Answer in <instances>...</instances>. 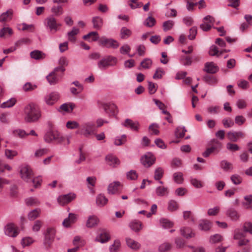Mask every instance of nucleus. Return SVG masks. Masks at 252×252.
<instances>
[{"label": "nucleus", "instance_id": "44", "mask_svg": "<svg viewBox=\"0 0 252 252\" xmlns=\"http://www.w3.org/2000/svg\"><path fill=\"white\" fill-rule=\"evenodd\" d=\"M220 166L221 168L225 171L232 170L233 169V165L232 163L225 160H222L220 162Z\"/></svg>", "mask_w": 252, "mask_h": 252}, {"label": "nucleus", "instance_id": "1", "mask_svg": "<svg viewBox=\"0 0 252 252\" xmlns=\"http://www.w3.org/2000/svg\"><path fill=\"white\" fill-rule=\"evenodd\" d=\"M95 131V126L94 122L89 121L82 124L75 134L88 137L94 134Z\"/></svg>", "mask_w": 252, "mask_h": 252}, {"label": "nucleus", "instance_id": "18", "mask_svg": "<svg viewBox=\"0 0 252 252\" xmlns=\"http://www.w3.org/2000/svg\"><path fill=\"white\" fill-rule=\"evenodd\" d=\"M105 159L107 163L112 167H116L120 164L119 159L113 155H107L105 158Z\"/></svg>", "mask_w": 252, "mask_h": 252}, {"label": "nucleus", "instance_id": "39", "mask_svg": "<svg viewBox=\"0 0 252 252\" xmlns=\"http://www.w3.org/2000/svg\"><path fill=\"white\" fill-rule=\"evenodd\" d=\"M26 203L28 206H33L40 204V201L36 197H31L28 198L25 200Z\"/></svg>", "mask_w": 252, "mask_h": 252}, {"label": "nucleus", "instance_id": "28", "mask_svg": "<svg viewBox=\"0 0 252 252\" xmlns=\"http://www.w3.org/2000/svg\"><path fill=\"white\" fill-rule=\"evenodd\" d=\"M47 79L51 85L57 84L59 80L57 74L53 72H51L47 77Z\"/></svg>", "mask_w": 252, "mask_h": 252}, {"label": "nucleus", "instance_id": "53", "mask_svg": "<svg viewBox=\"0 0 252 252\" xmlns=\"http://www.w3.org/2000/svg\"><path fill=\"white\" fill-rule=\"evenodd\" d=\"M138 174L134 170H131L126 173V178L128 180H135L138 178Z\"/></svg>", "mask_w": 252, "mask_h": 252}, {"label": "nucleus", "instance_id": "50", "mask_svg": "<svg viewBox=\"0 0 252 252\" xmlns=\"http://www.w3.org/2000/svg\"><path fill=\"white\" fill-rule=\"evenodd\" d=\"M15 98H11L5 102H3L0 105L1 108H10L13 106L16 103Z\"/></svg>", "mask_w": 252, "mask_h": 252}, {"label": "nucleus", "instance_id": "32", "mask_svg": "<svg viewBox=\"0 0 252 252\" xmlns=\"http://www.w3.org/2000/svg\"><path fill=\"white\" fill-rule=\"evenodd\" d=\"M73 244L75 247L79 249V247L83 246L85 244V240L80 236H76L73 240Z\"/></svg>", "mask_w": 252, "mask_h": 252}, {"label": "nucleus", "instance_id": "63", "mask_svg": "<svg viewBox=\"0 0 252 252\" xmlns=\"http://www.w3.org/2000/svg\"><path fill=\"white\" fill-rule=\"evenodd\" d=\"M203 80L209 84H214L217 83V79L213 76L206 75L203 77Z\"/></svg>", "mask_w": 252, "mask_h": 252}, {"label": "nucleus", "instance_id": "12", "mask_svg": "<svg viewBox=\"0 0 252 252\" xmlns=\"http://www.w3.org/2000/svg\"><path fill=\"white\" fill-rule=\"evenodd\" d=\"M99 222V220L95 215H91L88 217L86 222V226L87 228H91L96 226Z\"/></svg>", "mask_w": 252, "mask_h": 252}, {"label": "nucleus", "instance_id": "23", "mask_svg": "<svg viewBox=\"0 0 252 252\" xmlns=\"http://www.w3.org/2000/svg\"><path fill=\"white\" fill-rule=\"evenodd\" d=\"M107 202V198L103 194H99L96 197V203L99 207L104 206Z\"/></svg>", "mask_w": 252, "mask_h": 252}, {"label": "nucleus", "instance_id": "36", "mask_svg": "<svg viewBox=\"0 0 252 252\" xmlns=\"http://www.w3.org/2000/svg\"><path fill=\"white\" fill-rule=\"evenodd\" d=\"M132 34V32L126 27H122L120 31V36L122 39H126Z\"/></svg>", "mask_w": 252, "mask_h": 252}, {"label": "nucleus", "instance_id": "45", "mask_svg": "<svg viewBox=\"0 0 252 252\" xmlns=\"http://www.w3.org/2000/svg\"><path fill=\"white\" fill-rule=\"evenodd\" d=\"M60 108L61 110H69V109L73 110L74 109H76L77 107L75 104L72 102H68L63 104Z\"/></svg>", "mask_w": 252, "mask_h": 252}, {"label": "nucleus", "instance_id": "14", "mask_svg": "<svg viewBox=\"0 0 252 252\" xmlns=\"http://www.w3.org/2000/svg\"><path fill=\"white\" fill-rule=\"evenodd\" d=\"M227 137L232 142H236L239 138H244L245 134L242 131H229L227 133Z\"/></svg>", "mask_w": 252, "mask_h": 252}, {"label": "nucleus", "instance_id": "58", "mask_svg": "<svg viewBox=\"0 0 252 252\" xmlns=\"http://www.w3.org/2000/svg\"><path fill=\"white\" fill-rule=\"evenodd\" d=\"M183 175L181 172H176L173 175L174 181L177 184H182L183 181Z\"/></svg>", "mask_w": 252, "mask_h": 252}, {"label": "nucleus", "instance_id": "46", "mask_svg": "<svg viewBox=\"0 0 252 252\" xmlns=\"http://www.w3.org/2000/svg\"><path fill=\"white\" fill-rule=\"evenodd\" d=\"M171 244L169 243L165 242L160 245L158 248L159 252H166L171 249Z\"/></svg>", "mask_w": 252, "mask_h": 252}, {"label": "nucleus", "instance_id": "10", "mask_svg": "<svg viewBox=\"0 0 252 252\" xmlns=\"http://www.w3.org/2000/svg\"><path fill=\"white\" fill-rule=\"evenodd\" d=\"M75 197L74 193H69L67 194L61 195L58 198V202L61 205H64L71 202Z\"/></svg>", "mask_w": 252, "mask_h": 252}, {"label": "nucleus", "instance_id": "19", "mask_svg": "<svg viewBox=\"0 0 252 252\" xmlns=\"http://www.w3.org/2000/svg\"><path fill=\"white\" fill-rule=\"evenodd\" d=\"M124 126L130 128L133 131H137L139 129V123L136 121L133 122L129 119H127L125 120Z\"/></svg>", "mask_w": 252, "mask_h": 252}, {"label": "nucleus", "instance_id": "64", "mask_svg": "<svg viewBox=\"0 0 252 252\" xmlns=\"http://www.w3.org/2000/svg\"><path fill=\"white\" fill-rule=\"evenodd\" d=\"M230 179L232 183L236 185L241 184L242 181V179L240 176L237 174L232 175Z\"/></svg>", "mask_w": 252, "mask_h": 252}, {"label": "nucleus", "instance_id": "2", "mask_svg": "<svg viewBox=\"0 0 252 252\" xmlns=\"http://www.w3.org/2000/svg\"><path fill=\"white\" fill-rule=\"evenodd\" d=\"M117 63L116 57L108 56L99 61L97 63L98 68L102 70H106L110 66H115Z\"/></svg>", "mask_w": 252, "mask_h": 252}, {"label": "nucleus", "instance_id": "4", "mask_svg": "<svg viewBox=\"0 0 252 252\" xmlns=\"http://www.w3.org/2000/svg\"><path fill=\"white\" fill-rule=\"evenodd\" d=\"M20 175L21 178L27 182H31L33 177V173L31 167L27 165L20 167Z\"/></svg>", "mask_w": 252, "mask_h": 252}, {"label": "nucleus", "instance_id": "61", "mask_svg": "<svg viewBox=\"0 0 252 252\" xmlns=\"http://www.w3.org/2000/svg\"><path fill=\"white\" fill-rule=\"evenodd\" d=\"M174 24V22L172 20H168L163 24V28L164 31H167L171 30Z\"/></svg>", "mask_w": 252, "mask_h": 252}, {"label": "nucleus", "instance_id": "54", "mask_svg": "<svg viewBox=\"0 0 252 252\" xmlns=\"http://www.w3.org/2000/svg\"><path fill=\"white\" fill-rule=\"evenodd\" d=\"M13 33L12 30L8 27L3 28L0 30V37H3L8 34L10 36Z\"/></svg>", "mask_w": 252, "mask_h": 252}, {"label": "nucleus", "instance_id": "37", "mask_svg": "<svg viewBox=\"0 0 252 252\" xmlns=\"http://www.w3.org/2000/svg\"><path fill=\"white\" fill-rule=\"evenodd\" d=\"M79 32V30L75 27H73L72 30L67 32V37L69 40L74 42L76 40L75 36L77 35Z\"/></svg>", "mask_w": 252, "mask_h": 252}, {"label": "nucleus", "instance_id": "35", "mask_svg": "<svg viewBox=\"0 0 252 252\" xmlns=\"http://www.w3.org/2000/svg\"><path fill=\"white\" fill-rule=\"evenodd\" d=\"M92 22L94 29L99 30L103 26V20L99 17H95L93 18Z\"/></svg>", "mask_w": 252, "mask_h": 252}, {"label": "nucleus", "instance_id": "17", "mask_svg": "<svg viewBox=\"0 0 252 252\" xmlns=\"http://www.w3.org/2000/svg\"><path fill=\"white\" fill-rule=\"evenodd\" d=\"M110 239L109 233L106 230H103L95 238V241L101 243H104Z\"/></svg>", "mask_w": 252, "mask_h": 252}, {"label": "nucleus", "instance_id": "15", "mask_svg": "<svg viewBox=\"0 0 252 252\" xmlns=\"http://www.w3.org/2000/svg\"><path fill=\"white\" fill-rule=\"evenodd\" d=\"M59 94L57 92H53L47 95L45 99L46 103L52 105L59 98Z\"/></svg>", "mask_w": 252, "mask_h": 252}, {"label": "nucleus", "instance_id": "59", "mask_svg": "<svg viewBox=\"0 0 252 252\" xmlns=\"http://www.w3.org/2000/svg\"><path fill=\"white\" fill-rule=\"evenodd\" d=\"M158 125L157 124L153 123L149 126V130L151 134L154 135H158L159 133L158 130Z\"/></svg>", "mask_w": 252, "mask_h": 252}, {"label": "nucleus", "instance_id": "27", "mask_svg": "<svg viewBox=\"0 0 252 252\" xmlns=\"http://www.w3.org/2000/svg\"><path fill=\"white\" fill-rule=\"evenodd\" d=\"M129 227L133 231L138 232L142 229V224L140 221L134 220L129 223Z\"/></svg>", "mask_w": 252, "mask_h": 252}, {"label": "nucleus", "instance_id": "5", "mask_svg": "<svg viewBox=\"0 0 252 252\" xmlns=\"http://www.w3.org/2000/svg\"><path fill=\"white\" fill-rule=\"evenodd\" d=\"M245 232L243 231L240 229H236L234 232L233 238L235 240H238V245L239 246H245L249 242V240L245 238Z\"/></svg>", "mask_w": 252, "mask_h": 252}, {"label": "nucleus", "instance_id": "60", "mask_svg": "<svg viewBox=\"0 0 252 252\" xmlns=\"http://www.w3.org/2000/svg\"><path fill=\"white\" fill-rule=\"evenodd\" d=\"M222 240L221 236L220 234H215L210 238V242L212 244H215L219 243Z\"/></svg>", "mask_w": 252, "mask_h": 252}, {"label": "nucleus", "instance_id": "49", "mask_svg": "<svg viewBox=\"0 0 252 252\" xmlns=\"http://www.w3.org/2000/svg\"><path fill=\"white\" fill-rule=\"evenodd\" d=\"M66 127L69 129H75L80 127L79 123L75 121H69L66 124Z\"/></svg>", "mask_w": 252, "mask_h": 252}, {"label": "nucleus", "instance_id": "6", "mask_svg": "<svg viewBox=\"0 0 252 252\" xmlns=\"http://www.w3.org/2000/svg\"><path fill=\"white\" fill-rule=\"evenodd\" d=\"M98 43L100 46L108 48L116 49L119 46V43L116 40L105 37H102L99 40Z\"/></svg>", "mask_w": 252, "mask_h": 252}, {"label": "nucleus", "instance_id": "42", "mask_svg": "<svg viewBox=\"0 0 252 252\" xmlns=\"http://www.w3.org/2000/svg\"><path fill=\"white\" fill-rule=\"evenodd\" d=\"M190 183L192 186L196 189H200L204 186L203 183L196 178H190Z\"/></svg>", "mask_w": 252, "mask_h": 252}, {"label": "nucleus", "instance_id": "24", "mask_svg": "<svg viewBox=\"0 0 252 252\" xmlns=\"http://www.w3.org/2000/svg\"><path fill=\"white\" fill-rule=\"evenodd\" d=\"M211 226V222L206 220H202L198 226L199 229L203 231H207L209 230Z\"/></svg>", "mask_w": 252, "mask_h": 252}, {"label": "nucleus", "instance_id": "33", "mask_svg": "<svg viewBox=\"0 0 252 252\" xmlns=\"http://www.w3.org/2000/svg\"><path fill=\"white\" fill-rule=\"evenodd\" d=\"M11 133L15 136L19 137L21 138H25L29 135V134L24 130L21 129H15L11 130Z\"/></svg>", "mask_w": 252, "mask_h": 252}, {"label": "nucleus", "instance_id": "31", "mask_svg": "<svg viewBox=\"0 0 252 252\" xmlns=\"http://www.w3.org/2000/svg\"><path fill=\"white\" fill-rule=\"evenodd\" d=\"M57 131L49 130L46 132L44 136V140L46 142L50 143L55 140L56 134Z\"/></svg>", "mask_w": 252, "mask_h": 252}, {"label": "nucleus", "instance_id": "43", "mask_svg": "<svg viewBox=\"0 0 252 252\" xmlns=\"http://www.w3.org/2000/svg\"><path fill=\"white\" fill-rule=\"evenodd\" d=\"M56 231L53 228H48L45 233L44 237L48 239L54 241Z\"/></svg>", "mask_w": 252, "mask_h": 252}, {"label": "nucleus", "instance_id": "40", "mask_svg": "<svg viewBox=\"0 0 252 252\" xmlns=\"http://www.w3.org/2000/svg\"><path fill=\"white\" fill-rule=\"evenodd\" d=\"M52 13L55 16H59L63 13V10L61 5H54L51 9Z\"/></svg>", "mask_w": 252, "mask_h": 252}, {"label": "nucleus", "instance_id": "13", "mask_svg": "<svg viewBox=\"0 0 252 252\" xmlns=\"http://www.w3.org/2000/svg\"><path fill=\"white\" fill-rule=\"evenodd\" d=\"M180 231L182 236L188 239L194 237L195 235L192 229L189 227H182Z\"/></svg>", "mask_w": 252, "mask_h": 252}, {"label": "nucleus", "instance_id": "41", "mask_svg": "<svg viewBox=\"0 0 252 252\" xmlns=\"http://www.w3.org/2000/svg\"><path fill=\"white\" fill-rule=\"evenodd\" d=\"M187 129L185 126H178L175 131V136L177 138L183 137Z\"/></svg>", "mask_w": 252, "mask_h": 252}, {"label": "nucleus", "instance_id": "21", "mask_svg": "<svg viewBox=\"0 0 252 252\" xmlns=\"http://www.w3.org/2000/svg\"><path fill=\"white\" fill-rule=\"evenodd\" d=\"M226 215L229 217L231 220L236 221L239 218V215L237 211L234 208H229L226 211Z\"/></svg>", "mask_w": 252, "mask_h": 252}, {"label": "nucleus", "instance_id": "26", "mask_svg": "<svg viewBox=\"0 0 252 252\" xmlns=\"http://www.w3.org/2000/svg\"><path fill=\"white\" fill-rule=\"evenodd\" d=\"M41 213L40 208H36L30 211L28 215V219L30 220H33L39 216Z\"/></svg>", "mask_w": 252, "mask_h": 252}, {"label": "nucleus", "instance_id": "25", "mask_svg": "<svg viewBox=\"0 0 252 252\" xmlns=\"http://www.w3.org/2000/svg\"><path fill=\"white\" fill-rule=\"evenodd\" d=\"M245 202H242V205L247 209H252V195L244 196Z\"/></svg>", "mask_w": 252, "mask_h": 252}, {"label": "nucleus", "instance_id": "8", "mask_svg": "<svg viewBox=\"0 0 252 252\" xmlns=\"http://www.w3.org/2000/svg\"><path fill=\"white\" fill-rule=\"evenodd\" d=\"M41 116L40 111H27L25 120L27 122H34L37 121Z\"/></svg>", "mask_w": 252, "mask_h": 252}, {"label": "nucleus", "instance_id": "22", "mask_svg": "<svg viewBox=\"0 0 252 252\" xmlns=\"http://www.w3.org/2000/svg\"><path fill=\"white\" fill-rule=\"evenodd\" d=\"M126 243L128 247L133 250H138L141 247L138 242L129 238H126Z\"/></svg>", "mask_w": 252, "mask_h": 252}, {"label": "nucleus", "instance_id": "34", "mask_svg": "<svg viewBox=\"0 0 252 252\" xmlns=\"http://www.w3.org/2000/svg\"><path fill=\"white\" fill-rule=\"evenodd\" d=\"M12 13L11 10H8L6 12L3 13L0 16V22H3L10 20Z\"/></svg>", "mask_w": 252, "mask_h": 252}, {"label": "nucleus", "instance_id": "30", "mask_svg": "<svg viewBox=\"0 0 252 252\" xmlns=\"http://www.w3.org/2000/svg\"><path fill=\"white\" fill-rule=\"evenodd\" d=\"M32 58L35 60H42L45 58V55L44 53L39 50H34L30 53Z\"/></svg>", "mask_w": 252, "mask_h": 252}, {"label": "nucleus", "instance_id": "55", "mask_svg": "<svg viewBox=\"0 0 252 252\" xmlns=\"http://www.w3.org/2000/svg\"><path fill=\"white\" fill-rule=\"evenodd\" d=\"M126 141V135L124 134L120 137L118 136L115 138L114 140V144L117 146H120L125 143Z\"/></svg>", "mask_w": 252, "mask_h": 252}, {"label": "nucleus", "instance_id": "57", "mask_svg": "<svg viewBox=\"0 0 252 252\" xmlns=\"http://www.w3.org/2000/svg\"><path fill=\"white\" fill-rule=\"evenodd\" d=\"M120 246V241L119 240H115L113 244L110 246V251L111 252H117L118 250L119 249Z\"/></svg>", "mask_w": 252, "mask_h": 252}, {"label": "nucleus", "instance_id": "62", "mask_svg": "<svg viewBox=\"0 0 252 252\" xmlns=\"http://www.w3.org/2000/svg\"><path fill=\"white\" fill-rule=\"evenodd\" d=\"M163 170L161 167L157 168L155 172L154 178L156 180H160L163 176Z\"/></svg>", "mask_w": 252, "mask_h": 252}, {"label": "nucleus", "instance_id": "29", "mask_svg": "<svg viewBox=\"0 0 252 252\" xmlns=\"http://www.w3.org/2000/svg\"><path fill=\"white\" fill-rule=\"evenodd\" d=\"M120 185L119 182H114L111 183L108 187V191L110 194H114L118 190V188Z\"/></svg>", "mask_w": 252, "mask_h": 252}, {"label": "nucleus", "instance_id": "56", "mask_svg": "<svg viewBox=\"0 0 252 252\" xmlns=\"http://www.w3.org/2000/svg\"><path fill=\"white\" fill-rule=\"evenodd\" d=\"M178 209V203L173 200L169 201L168 205V209L170 211H175Z\"/></svg>", "mask_w": 252, "mask_h": 252}, {"label": "nucleus", "instance_id": "48", "mask_svg": "<svg viewBox=\"0 0 252 252\" xmlns=\"http://www.w3.org/2000/svg\"><path fill=\"white\" fill-rule=\"evenodd\" d=\"M156 193L158 196H163L168 193V189L163 187H158L156 189Z\"/></svg>", "mask_w": 252, "mask_h": 252}, {"label": "nucleus", "instance_id": "11", "mask_svg": "<svg viewBox=\"0 0 252 252\" xmlns=\"http://www.w3.org/2000/svg\"><path fill=\"white\" fill-rule=\"evenodd\" d=\"M219 70V67L214 62H207L204 65L203 70L208 73L214 74Z\"/></svg>", "mask_w": 252, "mask_h": 252}, {"label": "nucleus", "instance_id": "38", "mask_svg": "<svg viewBox=\"0 0 252 252\" xmlns=\"http://www.w3.org/2000/svg\"><path fill=\"white\" fill-rule=\"evenodd\" d=\"M153 64L152 60L150 58H145L140 63V66L143 69H148L151 68Z\"/></svg>", "mask_w": 252, "mask_h": 252}, {"label": "nucleus", "instance_id": "7", "mask_svg": "<svg viewBox=\"0 0 252 252\" xmlns=\"http://www.w3.org/2000/svg\"><path fill=\"white\" fill-rule=\"evenodd\" d=\"M155 160V157L150 153H147L141 158V163L146 167H149L152 165L154 163Z\"/></svg>", "mask_w": 252, "mask_h": 252}, {"label": "nucleus", "instance_id": "47", "mask_svg": "<svg viewBox=\"0 0 252 252\" xmlns=\"http://www.w3.org/2000/svg\"><path fill=\"white\" fill-rule=\"evenodd\" d=\"M156 23V19L154 17L152 16H149L145 20L143 24L145 26L151 28L155 26Z\"/></svg>", "mask_w": 252, "mask_h": 252}, {"label": "nucleus", "instance_id": "52", "mask_svg": "<svg viewBox=\"0 0 252 252\" xmlns=\"http://www.w3.org/2000/svg\"><path fill=\"white\" fill-rule=\"evenodd\" d=\"M34 242L33 239L30 237H26L21 240V245L23 247L29 246Z\"/></svg>", "mask_w": 252, "mask_h": 252}, {"label": "nucleus", "instance_id": "51", "mask_svg": "<svg viewBox=\"0 0 252 252\" xmlns=\"http://www.w3.org/2000/svg\"><path fill=\"white\" fill-rule=\"evenodd\" d=\"M160 223L162 227L164 228H170L173 225L172 221L166 219H161L160 220Z\"/></svg>", "mask_w": 252, "mask_h": 252}, {"label": "nucleus", "instance_id": "9", "mask_svg": "<svg viewBox=\"0 0 252 252\" xmlns=\"http://www.w3.org/2000/svg\"><path fill=\"white\" fill-rule=\"evenodd\" d=\"M5 234L8 236L15 237L18 234L15 226L12 223L7 224L4 227Z\"/></svg>", "mask_w": 252, "mask_h": 252}, {"label": "nucleus", "instance_id": "20", "mask_svg": "<svg viewBox=\"0 0 252 252\" xmlns=\"http://www.w3.org/2000/svg\"><path fill=\"white\" fill-rule=\"evenodd\" d=\"M83 38L90 42L95 41L99 39V35L96 32H92L84 35Z\"/></svg>", "mask_w": 252, "mask_h": 252}, {"label": "nucleus", "instance_id": "3", "mask_svg": "<svg viewBox=\"0 0 252 252\" xmlns=\"http://www.w3.org/2000/svg\"><path fill=\"white\" fill-rule=\"evenodd\" d=\"M45 27L49 29L51 32H56L59 30L61 24L57 22V19L52 15L47 17L44 21Z\"/></svg>", "mask_w": 252, "mask_h": 252}, {"label": "nucleus", "instance_id": "16", "mask_svg": "<svg viewBox=\"0 0 252 252\" xmlns=\"http://www.w3.org/2000/svg\"><path fill=\"white\" fill-rule=\"evenodd\" d=\"M97 104L99 106V108L104 110H115L118 109L116 104L112 102L105 103L98 101Z\"/></svg>", "mask_w": 252, "mask_h": 252}]
</instances>
